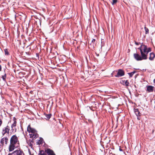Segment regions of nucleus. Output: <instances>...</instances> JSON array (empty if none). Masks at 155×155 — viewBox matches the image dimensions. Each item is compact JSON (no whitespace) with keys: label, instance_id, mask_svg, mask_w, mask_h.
Returning <instances> with one entry per match:
<instances>
[{"label":"nucleus","instance_id":"nucleus-1","mask_svg":"<svg viewBox=\"0 0 155 155\" xmlns=\"http://www.w3.org/2000/svg\"><path fill=\"white\" fill-rule=\"evenodd\" d=\"M19 141L18 137L15 135L12 136L10 140V144L9 147V150L10 151H13L15 148L19 147Z\"/></svg>","mask_w":155,"mask_h":155},{"label":"nucleus","instance_id":"nucleus-2","mask_svg":"<svg viewBox=\"0 0 155 155\" xmlns=\"http://www.w3.org/2000/svg\"><path fill=\"white\" fill-rule=\"evenodd\" d=\"M138 49H140L141 55L143 59H146L147 58V54L151 51L150 48H148L146 46L143 45H141Z\"/></svg>","mask_w":155,"mask_h":155},{"label":"nucleus","instance_id":"nucleus-3","mask_svg":"<svg viewBox=\"0 0 155 155\" xmlns=\"http://www.w3.org/2000/svg\"><path fill=\"white\" fill-rule=\"evenodd\" d=\"M27 131L29 133L31 138L35 139L38 137L37 131L35 129L31 128L30 125H29L28 127Z\"/></svg>","mask_w":155,"mask_h":155},{"label":"nucleus","instance_id":"nucleus-4","mask_svg":"<svg viewBox=\"0 0 155 155\" xmlns=\"http://www.w3.org/2000/svg\"><path fill=\"white\" fill-rule=\"evenodd\" d=\"M10 129L9 127L8 126H7L2 128V134L3 136H4L5 134L6 135H8L9 134V131Z\"/></svg>","mask_w":155,"mask_h":155},{"label":"nucleus","instance_id":"nucleus-5","mask_svg":"<svg viewBox=\"0 0 155 155\" xmlns=\"http://www.w3.org/2000/svg\"><path fill=\"white\" fill-rule=\"evenodd\" d=\"M8 141V139L7 137L2 138L1 139L0 141V143L1 144V146H3L4 143H5V144H7Z\"/></svg>","mask_w":155,"mask_h":155},{"label":"nucleus","instance_id":"nucleus-6","mask_svg":"<svg viewBox=\"0 0 155 155\" xmlns=\"http://www.w3.org/2000/svg\"><path fill=\"white\" fill-rule=\"evenodd\" d=\"M22 152L20 150H17L14 151L12 153L9 154L8 155H22Z\"/></svg>","mask_w":155,"mask_h":155},{"label":"nucleus","instance_id":"nucleus-7","mask_svg":"<svg viewBox=\"0 0 155 155\" xmlns=\"http://www.w3.org/2000/svg\"><path fill=\"white\" fill-rule=\"evenodd\" d=\"M124 71L121 69H119L117 74L115 76L116 77H119L124 76Z\"/></svg>","mask_w":155,"mask_h":155},{"label":"nucleus","instance_id":"nucleus-8","mask_svg":"<svg viewBox=\"0 0 155 155\" xmlns=\"http://www.w3.org/2000/svg\"><path fill=\"white\" fill-rule=\"evenodd\" d=\"M134 58L137 61H141L143 59L142 56L141 57L140 56L137 54H134Z\"/></svg>","mask_w":155,"mask_h":155},{"label":"nucleus","instance_id":"nucleus-9","mask_svg":"<svg viewBox=\"0 0 155 155\" xmlns=\"http://www.w3.org/2000/svg\"><path fill=\"white\" fill-rule=\"evenodd\" d=\"M45 152L48 154V155H55L54 152L49 149L45 150Z\"/></svg>","mask_w":155,"mask_h":155},{"label":"nucleus","instance_id":"nucleus-10","mask_svg":"<svg viewBox=\"0 0 155 155\" xmlns=\"http://www.w3.org/2000/svg\"><path fill=\"white\" fill-rule=\"evenodd\" d=\"M153 87L152 86H147V91L149 92H152L153 91Z\"/></svg>","mask_w":155,"mask_h":155},{"label":"nucleus","instance_id":"nucleus-11","mask_svg":"<svg viewBox=\"0 0 155 155\" xmlns=\"http://www.w3.org/2000/svg\"><path fill=\"white\" fill-rule=\"evenodd\" d=\"M155 56V54L153 53H151L150 54L149 60L151 61L153 60Z\"/></svg>","mask_w":155,"mask_h":155},{"label":"nucleus","instance_id":"nucleus-12","mask_svg":"<svg viewBox=\"0 0 155 155\" xmlns=\"http://www.w3.org/2000/svg\"><path fill=\"white\" fill-rule=\"evenodd\" d=\"M134 112L137 117L140 116V113L138 109H135Z\"/></svg>","mask_w":155,"mask_h":155},{"label":"nucleus","instance_id":"nucleus-13","mask_svg":"<svg viewBox=\"0 0 155 155\" xmlns=\"http://www.w3.org/2000/svg\"><path fill=\"white\" fill-rule=\"evenodd\" d=\"M45 116L46 119L47 120H49L51 118V114H45Z\"/></svg>","mask_w":155,"mask_h":155},{"label":"nucleus","instance_id":"nucleus-14","mask_svg":"<svg viewBox=\"0 0 155 155\" xmlns=\"http://www.w3.org/2000/svg\"><path fill=\"white\" fill-rule=\"evenodd\" d=\"M123 83H124L123 84H125L126 86H128L129 84V82L127 80L124 81Z\"/></svg>","mask_w":155,"mask_h":155},{"label":"nucleus","instance_id":"nucleus-15","mask_svg":"<svg viewBox=\"0 0 155 155\" xmlns=\"http://www.w3.org/2000/svg\"><path fill=\"white\" fill-rule=\"evenodd\" d=\"M135 71H134L131 73H128V74L129 75L130 77H132L133 74L135 73Z\"/></svg>","mask_w":155,"mask_h":155},{"label":"nucleus","instance_id":"nucleus-16","mask_svg":"<svg viewBox=\"0 0 155 155\" xmlns=\"http://www.w3.org/2000/svg\"><path fill=\"white\" fill-rule=\"evenodd\" d=\"M16 121H14V123L12 125L11 127L12 128H13L14 127H15L16 126Z\"/></svg>","mask_w":155,"mask_h":155},{"label":"nucleus","instance_id":"nucleus-17","mask_svg":"<svg viewBox=\"0 0 155 155\" xmlns=\"http://www.w3.org/2000/svg\"><path fill=\"white\" fill-rule=\"evenodd\" d=\"M144 29H145V33L146 34H147L148 33H149L148 29L146 27H144Z\"/></svg>","mask_w":155,"mask_h":155},{"label":"nucleus","instance_id":"nucleus-18","mask_svg":"<svg viewBox=\"0 0 155 155\" xmlns=\"http://www.w3.org/2000/svg\"><path fill=\"white\" fill-rule=\"evenodd\" d=\"M117 0H113L112 4V5H114L115 4L117 3Z\"/></svg>","mask_w":155,"mask_h":155},{"label":"nucleus","instance_id":"nucleus-19","mask_svg":"<svg viewBox=\"0 0 155 155\" xmlns=\"http://www.w3.org/2000/svg\"><path fill=\"white\" fill-rule=\"evenodd\" d=\"M2 77L3 81H5L6 78V74H5L4 75L2 76Z\"/></svg>","mask_w":155,"mask_h":155},{"label":"nucleus","instance_id":"nucleus-20","mask_svg":"<svg viewBox=\"0 0 155 155\" xmlns=\"http://www.w3.org/2000/svg\"><path fill=\"white\" fill-rule=\"evenodd\" d=\"M5 54L6 55H8V52L6 50H5Z\"/></svg>","mask_w":155,"mask_h":155},{"label":"nucleus","instance_id":"nucleus-21","mask_svg":"<svg viewBox=\"0 0 155 155\" xmlns=\"http://www.w3.org/2000/svg\"><path fill=\"white\" fill-rule=\"evenodd\" d=\"M2 124V122L1 119L0 118V127L1 125Z\"/></svg>","mask_w":155,"mask_h":155},{"label":"nucleus","instance_id":"nucleus-22","mask_svg":"<svg viewBox=\"0 0 155 155\" xmlns=\"http://www.w3.org/2000/svg\"><path fill=\"white\" fill-rule=\"evenodd\" d=\"M38 155H44V153H41V152H40L38 153Z\"/></svg>","mask_w":155,"mask_h":155},{"label":"nucleus","instance_id":"nucleus-23","mask_svg":"<svg viewBox=\"0 0 155 155\" xmlns=\"http://www.w3.org/2000/svg\"><path fill=\"white\" fill-rule=\"evenodd\" d=\"M40 140H39V141L38 142V144H39L42 143L41 142L42 141V140L40 142Z\"/></svg>","mask_w":155,"mask_h":155},{"label":"nucleus","instance_id":"nucleus-24","mask_svg":"<svg viewBox=\"0 0 155 155\" xmlns=\"http://www.w3.org/2000/svg\"><path fill=\"white\" fill-rule=\"evenodd\" d=\"M95 39H92V42H94H94H95Z\"/></svg>","mask_w":155,"mask_h":155},{"label":"nucleus","instance_id":"nucleus-25","mask_svg":"<svg viewBox=\"0 0 155 155\" xmlns=\"http://www.w3.org/2000/svg\"><path fill=\"white\" fill-rule=\"evenodd\" d=\"M135 44L136 45H138L139 44H138V42H135Z\"/></svg>","mask_w":155,"mask_h":155},{"label":"nucleus","instance_id":"nucleus-26","mask_svg":"<svg viewBox=\"0 0 155 155\" xmlns=\"http://www.w3.org/2000/svg\"><path fill=\"white\" fill-rule=\"evenodd\" d=\"M2 69V67L1 65H0V71Z\"/></svg>","mask_w":155,"mask_h":155},{"label":"nucleus","instance_id":"nucleus-27","mask_svg":"<svg viewBox=\"0 0 155 155\" xmlns=\"http://www.w3.org/2000/svg\"><path fill=\"white\" fill-rule=\"evenodd\" d=\"M119 150L120 151H122V149H121V148H119Z\"/></svg>","mask_w":155,"mask_h":155},{"label":"nucleus","instance_id":"nucleus-28","mask_svg":"<svg viewBox=\"0 0 155 155\" xmlns=\"http://www.w3.org/2000/svg\"><path fill=\"white\" fill-rule=\"evenodd\" d=\"M153 82L155 84V79H154L153 80Z\"/></svg>","mask_w":155,"mask_h":155},{"label":"nucleus","instance_id":"nucleus-29","mask_svg":"<svg viewBox=\"0 0 155 155\" xmlns=\"http://www.w3.org/2000/svg\"><path fill=\"white\" fill-rule=\"evenodd\" d=\"M137 119H139V118H138V117H137Z\"/></svg>","mask_w":155,"mask_h":155}]
</instances>
